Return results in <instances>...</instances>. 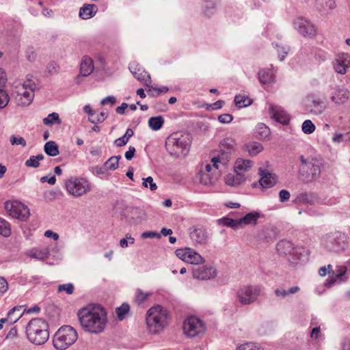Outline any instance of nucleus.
<instances>
[{"instance_id":"338daca9","label":"nucleus","mask_w":350,"mask_h":350,"mask_svg":"<svg viewBox=\"0 0 350 350\" xmlns=\"http://www.w3.org/2000/svg\"><path fill=\"white\" fill-rule=\"evenodd\" d=\"M142 239H152V238H161V234L154 231L144 232L141 235Z\"/></svg>"},{"instance_id":"1a4fd4ad","label":"nucleus","mask_w":350,"mask_h":350,"mask_svg":"<svg viewBox=\"0 0 350 350\" xmlns=\"http://www.w3.org/2000/svg\"><path fill=\"white\" fill-rule=\"evenodd\" d=\"M325 245L326 248L331 252H342L347 245L346 235L338 231L332 232L327 235Z\"/></svg>"},{"instance_id":"a19ab883","label":"nucleus","mask_w":350,"mask_h":350,"mask_svg":"<svg viewBox=\"0 0 350 350\" xmlns=\"http://www.w3.org/2000/svg\"><path fill=\"white\" fill-rule=\"evenodd\" d=\"M235 141L230 138H226L223 139L219 144V148L228 152L232 153L234 150Z\"/></svg>"},{"instance_id":"4468645a","label":"nucleus","mask_w":350,"mask_h":350,"mask_svg":"<svg viewBox=\"0 0 350 350\" xmlns=\"http://www.w3.org/2000/svg\"><path fill=\"white\" fill-rule=\"evenodd\" d=\"M193 277L200 280H206L214 278L217 275V271L212 267L198 265L192 269Z\"/></svg>"},{"instance_id":"774afa93","label":"nucleus","mask_w":350,"mask_h":350,"mask_svg":"<svg viewBox=\"0 0 350 350\" xmlns=\"http://www.w3.org/2000/svg\"><path fill=\"white\" fill-rule=\"evenodd\" d=\"M233 116L230 113H224L218 116V120L223 124L230 123L232 121Z\"/></svg>"},{"instance_id":"f03ea898","label":"nucleus","mask_w":350,"mask_h":350,"mask_svg":"<svg viewBox=\"0 0 350 350\" xmlns=\"http://www.w3.org/2000/svg\"><path fill=\"white\" fill-rule=\"evenodd\" d=\"M191 137L189 133H174L165 140V148L172 157H185L189 151Z\"/></svg>"},{"instance_id":"7c9ffc66","label":"nucleus","mask_w":350,"mask_h":350,"mask_svg":"<svg viewBox=\"0 0 350 350\" xmlns=\"http://www.w3.org/2000/svg\"><path fill=\"white\" fill-rule=\"evenodd\" d=\"M187 256V262L196 265L197 266L200 263L204 262L205 261L198 253L191 248L189 250V254Z\"/></svg>"},{"instance_id":"b1692460","label":"nucleus","mask_w":350,"mask_h":350,"mask_svg":"<svg viewBox=\"0 0 350 350\" xmlns=\"http://www.w3.org/2000/svg\"><path fill=\"white\" fill-rule=\"evenodd\" d=\"M190 237L193 241L200 244L205 243L207 240L206 232L203 228H194L193 230L191 229Z\"/></svg>"},{"instance_id":"49530a36","label":"nucleus","mask_w":350,"mask_h":350,"mask_svg":"<svg viewBox=\"0 0 350 350\" xmlns=\"http://www.w3.org/2000/svg\"><path fill=\"white\" fill-rule=\"evenodd\" d=\"M0 234L4 237H8L11 234L10 224L2 218H0Z\"/></svg>"},{"instance_id":"0eeeda50","label":"nucleus","mask_w":350,"mask_h":350,"mask_svg":"<svg viewBox=\"0 0 350 350\" xmlns=\"http://www.w3.org/2000/svg\"><path fill=\"white\" fill-rule=\"evenodd\" d=\"M260 293L259 286H244L238 289L237 297L241 305H250L258 299Z\"/></svg>"},{"instance_id":"a211bd4d","label":"nucleus","mask_w":350,"mask_h":350,"mask_svg":"<svg viewBox=\"0 0 350 350\" xmlns=\"http://www.w3.org/2000/svg\"><path fill=\"white\" fill-rule=\"evenodd\" d=\"M212 154L213 156L211 158V162L213 163V167L216 169H219L218 163H220L224 165H226L230 159L232 153L219 148V150L213 151Z\"/></svg>"},{"instance_id":"4be33fe9","label":"nucleus","mask_w":350,"mask_h":350,"mask_svg":"<svg viewBox=\"0 0 350 350\" xmlns=\"http://www.w3.org/2000/svg\"><path fill=\"white\" fill-rule=\"evenodd\" d=\"M349 97V92L344 88H338L332 96L331 100L336 105L345 103Z\"/></svg>"},{"instance_id":"603ef678","label":"nucleus","mask_w":350,"mask_h":350,"mask_svg":"<svg viewBox=\"0 0 350 350\" xmlns=\"http://www.w3.org/2000/svg\"><path fill=\"white\" fill-rule=\"evenodd\" d=\"M315 125L310 120H305L302 124V131L305 134H311L315 130Z\"/></svg>"},{"instance_id":"ddd939ff","label":"nucleus","mask_w":350,"mask_h":350,"mask_svg":"<svg viewBox=\"0 0 350 350\" xmlns=\"http://www.w3.org/2000/svg\"><path fill=\"white\" fill-rule=\"evenodd\" d=\"M294 27L304 37L313 38L317 34L314 25L310 21L303 17L295 20Z\"/></svg>"},{"instance_id":"6e6552de","label":"nucleus","mask_w":350,"mask_h":350,"mask_svg":"<svg viewBox=\"0 0 350 350\" xmlns=\"http://www.w3.org/2000/svg\"><path fill=\"white\" fill-rule=\"evenodd\" d=\"M67 191L75 197L81 196L90 190L89 182L83 178H71L65 183Z\"/></svg>"},{"instance_id":"13d9d810","label":"nucleus","mask_w":350,"mask_h":350,"mask_svg":"<svg viewBox=\"0 0 350 350\" xmlns=\"http://www.w3.org/2000/svg\"><path fill=\"white\" fill-rule=\"evenodd\" d=\"M190 250V248L189 247H186V248H181V249H177L176 251H175V254L176 255V256L178 258H179L180 259H181L182 260L185 261L187 262V255L189 254V250Z\"/></svg>"},{"instance_id":"7ed1b4c3","label":"nucleus","mask_w":350,"mask_h":350,"mask_svg":"<svg viewBox=\"0 0 350 350\" xmlns=\"http://www.w3.org/2000/svg\"><path fill=\"white\" fill-rule=\"evenodd\" d=\"M26 335L29 341L33 344H44L49 338L48 323L40 318L31 319L27 325Z\"/></svg>"},{"instance_id":"58836bf2","label":"nucleus","mask_w":350,"mask_h":350,"mask_svg":"<svg viewBox=\"0 0 350 350\" xmlns=\"http://www.w3.org/2000/svg\"><path fill=\"white\" fill-rule=\"evenodd\" d=\"M44 158L42 154H39L36 156H31L29 159L25 161V165L29 167L37 168L40 166V161L43 160Z\"/></svg>"},{"instance_id":"cd10ccee","label":"nucleus","mask_w":350,"mask_h":350,"mask_svg":"<svg viewBox=\"0 0 350 350\" xmlns=\"http://www.w3.org/2000/svg\"><path fill=\"white\" fill-rule=\"evenodd\" d=\"M236 173V175L229 174L225 177V181L228 185L237 186L244 180L243 176L239 173V171Z\"/></svg>"},{"instance_id":"2eb2a0df","label":"nucleus","mask_w":350,"mask_h":350,"mask_svg":"<svg viewBox=\"0 0 350 350\" xmlns=\"http://www.w3.org/2000/svg\"><path fill=\"white\" fill-rule=\"evenodd\" d=\"M269 111L271 118L275 121L283 125H287L289 123V115L280 107L270 105Z\"/></svg>"},{"instance_id":"20e7f679","label":"nucleus","mask_w":350,"mask_h":350,"mask_svg":"<svg viewBox=\"0 0 350 350\" xmlns=\"http://www.w3.org/2000/svg\"><path fill=\"white\" fill-rule=\"evenodd\" d=\"M167 317V310L161 306L157 305L150 308L146 317L148 332L151 334H159L165 328Z\"/></svg>"},{"instance_id":"de8ad7c7","label":"nucleus","mask_w":350,"mask_h":350,"mask_svg":"<svg viewBox=\"0 0 350 350\" xmlns=\"http://www.w3.org/2000/svg\"><path fill=\"white\" fill-rule=\"evenodd\" d=\"M22 309V306H15L12 308L8 313V317L10 318L9 323L10 325L16 322L22 316V314L18 313L14 319L12 317L14 314H16V312H20Z\"/></svg>"},{"instance_id":"c85d7f7f","label":"nucleus","mask_w":350,"mask_h":350,"mask_svg":"<svg viewBox=\"0 0 350 350\" xmlns=\"http://www.w3.org/2000/svg\"><path fill=\"white\" fill-rule=\"evenodd\" d=\"M44 151L49 157H55L59 154V147L53 141L47 142L44 144Z\"/></svg>"},{"instance_id":"bb28decb","label":"nucleus","mask_w":350,"mask_h":350,"mask_svg":"<svg viewBox=\"0 0 350 350\" xmlns=\"http://www.w3.org/2000/svg\"><path fill=\"white\" fill-rule=\"evenodd\" d=\"M4 207L10 215L15 218L18 211H19V208L22 207V204L18 201H7L4 204Z\"/></svg>"},{"instance_id":"bf43d9fd","label":"nucleus","mask_w":350,"mask_h":350,"mask_svg":"<svg viewBox=\"0 0 350 350\" xmlns=\"http://www.w3.org/2000/svg\"><path fill=\"white\" fill-rule=\"evenodd\" d=\"M300 161L301 163V166L299 168V174L304 176V173L310 167V165L312 163L308 162L303 155L300 156Z\"/></svg>"},{"instance_id":"dca6fc26","label":"nucleus","mask_w":350,"mask_h":350,"mask_svg":"<svg viewBox=\"0 0 350 350\" xmlns=\"http://www.w3.org/2000/svg\"><path fill=\"white\" fill-rule=\"evenodd\" d=\"M258 174L260 176L258 183L264 188H271L273 187L278 181L277 175L266 170L260 168Z\"/></svg>"},{"instance_id":"c756f323","label":"nucleus","mask_w":350,"mask_h":350,"mask_svg":"<svg viewBox=\"0 0 350 350\" xmlns=\"http://www.w3.org/2000/svg\"><path fill=\"white\" fill-rule=\"evenodd\" d=\"M218 222L224 226L230 227L234 230L239 229L241 226V222H239V219H234L228 217H225L219 219Z\"/></svg>"},{"instance_id":"3c124183","label":"nucleus","mask_w":350,"mask_h":350,"mask_svg":"<svg viewBox=\"0 0 350 350\" xmlns=\"http://www.w3.org/2000/svg\"><path fill=\"white\" fill-rule=\"evenodd\" d=\"M30 213L29 209L27 206L22 204V207L19 208V211L16 214L15 218L18 219L21 221H26L29 217Z\"/></svg>"},{"instance_id":"ea45409f","label":"nucleus","mask_w":350,"mask_h":350,"mask_svg":"<svg viewBox=\"0 0 350 350\" xmlns=\"http://www.w3.org/2000/svg\"><path fill=\"white\" fill-rule=\"evenodd\" d=\"M43 123L47 126H52L55 124H60L62 123V121L59 117L58 113L53 112L49 114V116L46 118H44L43 119Z\"/></svg>"},{"instance_id":"0e129e2a","label":"nucleus","mask_w":350,"mask_h":350,"mask_svg":"<svg viewBox=\"0 0 350 350\" xmlns=\"http://www.w3.org/2000/svg\"><path fill=\"white\" fill-rule=\"evenodd\" d=\"M276 46L278 47V53L279 59L280 61H283L288 53L289 48L288 46H278V44H276Z\"/></svg>"},{"instance_id":"2f4dec72","label":"nucleus","mask_w":350,"mask_h":350,"mask_svg":"<svg viewBox=\"0 0 350 350\" xmlns=\"http://www.w3.org/2000/svg\"><path fill=\"white\" fill-rule=\"evenodd\" d=\"M164 124V118L162 116L151 117L148 120V126L153 131L159 130Z\"/></svg>"},{"instance_id":"9d476101","label":"nucleus","mask_w":350,"mask_h":350,"mask_svg":"<svg viewBox=\"0 0 350 350\" xmlns=\"http://www.w3.org/2000/svg\"><path fill=\"white\" fill-rule=\"evenodd\" d=\"M205 330V325L201 319L196 317H189L184 321L183 331L188 337H195L204 333Z\"/></svg>"},{"instance_id":"4d7b16f0","label":"nucleus","mask_w":350,"mask_h":350,"mask_svg":"<svg viewBox=\"0 0 350 350\" xmlns=\"http://www.w3.org/2000/svg\"><path fill=\"white\" fill-rule=\"evenodd\" d=\"M9 102V96L6 91L0 89V109L4 108Z\"/></svg>"},{"instance_id":"72a5a7b5","label":"nucleus","mask_w":350,"mask_h":350,"mask_svg":"<svg viewBox=\"0 0 350 350\" xmlns=\"http://www.w3.org/2000/svg\"><path fill=\"white\" fill-rule=\"evenodd\" d=\"M256 135L258 138L261 139H265L270 135L269 128L265 124L260 123L258 124L256 129Z\"/></svg>"},{"instance_id":"a18cd8bd","label":"nucleus","mask_w":350,"mask_h":350,"mask_svg":"<svg viewBox=\"0 0 350 350\" xmlns=\"http://www.w3.org/2000/svg\"><path fill=\"white\" fill-rule=\"evenodd\" d=\"M130 306L127 303H123L120 307L116 308V312L118 319L122 321L125 318V315L129 312Z\"/></svg>"},{"instance_id":"aec40b11","label":"nucleus","mask_w":350,"mask_h":350,"mask_svg":"<svg viewBox=\"0 0 350 350\" xmlns=\"http://www.w3.org/2000/svg\"><path fill=\"white\" fill-rule=\"evenodd\" d=\"M98 12V7L94 4L85 3L79 10V15L84 20L93 17Z\"/></svg>"},{"instance_id":"e2e57ef3","label":"nucleus","mask_w":350,"mask_h":350,"mask_svg":"<svg viewBox=\"0 0 350 350\" xmlns=\"http://www.w3.org/2000/svg\"><path fill=\"white\" fill-rule=\"evenodd\" d=\"M90 170L92 173L96 176L104 175L107 174V171L104 167V165L103 167L98 165L92 166Z\"/></svg>"},{"instance_id":"a878e982","label":"nucleus","mask_w":350,"mask_h":350,"mask_svg":"<svg viewBox=\"0 0 350 350\" xmlns=\"http://www.w3.org/2000/svg\"><path fill=\"white\" fill-rule=\"evenodd\" d=\"M260 213L257 211H252L239 219V222H241V226L250 224L256 225L257 224V220L260 218Z\"/></svg>"},{"instance_id":"4c0bfd02","label":"nucleus","mask_w":350,"mask_h":350,"mask_svg":"<svg viewBox=\"0 0 350 350\" xmlns=\"http://www.w3.org/2000/svg\"><path fill=\"white\" fill-rule=\"evenodd\" d=\"M206 5L204 10V14L207 17H211L216 11L217 0H204Z\"/></svg>"},{"instance_id":"680f3d73","label":"nucleus","mask_w":350,"mask_h":350,"mask_svg":"<svg viewBox=\"0 0 350 350\" xmlns=\"http://www.w3.org/2000/svg\"><path fill=\"white\" fill-rule=\"evenodd\" d=\"M10 143L12 145H21L23 147L26 146V142L22 137L12 135L10 137Z\"/></svg>"},{"instance_id":"c03bdc74","label":"nucleus","mask_w":350,"mask_h":350,"mask_svg":"<svg viewBox=\"0 0 350 350\" xmlns=\"http://www.w3.org/2000/svg\"><path fill=\"white\" fill-rule=\"evenodd\" d=\"M299 290H300V288L297 286H293V287L288 288V290L277 288L275 290V294L278 297H285L289 295L295 294V293H297Z\"/></svg>"},{"instance_id":"5701e85b","label":"nucleus","mask_w":350,"mask_h":350,"mask_svg":"<svg viewBox=\"0 0 350 350\" xmlns=\"http://www.w3.org/2000/svg\"><path fill=\"white\" fill-rule=\"evenodd\" d=\"M317 202V198L313 193H301L297 196L293 200L295 204H304L314 205Z\"/></svg>"},{"instance_id":"6ab92c4d","label":"nucleus","mask_w":350,"mask_h":350,"mask_svg":"<svg viewBox=\"0 0 350 350\" xmlns=\"http://www.w3.org/2000/svg\"><path fill=\"white\" fill-rule=\"evenodd\" d=\"M350 66V59L347 54H342L338 56L334 64L335 71L339 74L346 73L347 69Z\"/></svg>"},{"instance_id":"864d4df0","label":"nucleus","mask_w":350,"mask_h":350,"mask_svg":"<svg viewBox=\"0 0 350 350\" xmlns=\"http://www.w3.org/2000/svg\"><path fill=\"white\" fill-rule=\"evenodd\" d=\"M33 75H27L26 81L23 83V88L24 89H29L31 91H35V90L37 88L36 84L32 80Z\"/></svg>"},{"instance_id":"9b49d317","label":"nucleus","mask_w":350,"mask_h":350,"mask_svg":"<svg viewBox=\"0 0 350 350\" xmlns=\"http://www.w3.org/2000/svg\"><path fill=\"white\" fill-rule=\"evenodd\" d=\"M276 250L278 254L282 256L291 255V257L288 260L292 264H297L301 260V254L293 247L291 241L286 240L279 241L276 245Z\"/></svg>"},{"instance_id":"69168bd1","label":"nucleus","mask_w":350,"mask_h":350,"mask_svg":"<svg viewBox=\"0 0 350 350\" xmlns=\"http://www.w3.org/2000/svg\"><path fill=\"white\" fill-rule=\"evenodd\" d=\"M280 201L282 203H284L289 200L291 194L290 192L286 189H282L279 192Z\"/></svg>"},{"instance_id":"423d86ee","label":"nucleus","mask_w":350,"mask_h":350,"mask_svg":"<svg viewBox=\"0 0 350 350\" xmlns=\"http://www.w3.org/2000/svg\"><path fill=\"white\" fill-rule=\"evenodd\" d=\"M122 219H125L130 226H136L146 221L147 215L146 211L140 208L124 206L120 211Z\"/></svg>"},{"instance_id":"f8f14e48","label":"nucleus","mask_w":350,"mask_h":350,"mask_svg":"<svg viewBox=\"0 0 350 350\" xmlns=\"http://www.w3.org/2000/svg\"><path fill=\"white\" fill-rule=\"evenodd\" d=\"M305 102L306 110L313 115H320L326 109L324 102L314 94H308Z\"/></svg>"},{"instance_id":"8fccbe9b","label":"nucleus","mask_w":350,"mask_h":350,"mask_svg":"<svg viewBox=\"0 0 350 350\" xmlns=\"http://www.w3.org/2000/svg\"><path fill=\"white\" fill-rule=\"evenodd\" d=\"M347 269L346 267H341L336 271V273L335 275V278L332 275V278H330V275L329 278L327 280L325 283V286H332L336 282V278H340L342 277L346 273Z\"/></svg>"},{"instance_id":"f704fd0d","label":"nucleus","mask_w":350,"mask_h":350,"mask_svg":"<svg viewBox=\"0 0 350 350\" xmlns=\"http://www.w3.org/2000/svg\"><path fill=\"white\" fill-rule=\"evenodd\" d=\"M234 101L235 105L239 108L247 107L252 103V99L247 96L241 94L236 95Z\"/></svg>"},{"instance_id":"39448f33","label":"nucleus","mask_w":350,"mask_h":350,"mask_svg":"<svg viewBox=\"0 0 350 350\" xmlns=\"http://www.w3.org/2000/svg\"><path fill=\"white\" fill-rule=\"evenodd\" d=\"M77 338V332L73 327L70 325H64L55 334L53 344L56 349L65 350L73 345Z\"/></svg>"},{"instance_id":"c9c22d12","label":"nucleus","mask_w":350,"mask_h":350,"mask_svg":"<svg viewBox=\"0 0 350 350\" xmlns=\"http://www.w3.org/2000/svg\"><path fill=\"white\" fill-rule=\"evenodd\" d=\"M308 169L310 170V172H308L306 170L305 172L306 174L304 177V179H306L307 181H310L316 178V177L320 174L321 172L319 166L315 165L313 163L310 165V167Z\"/></svg>"},{"instance_id":"f3484780","label":"nucleus","mask_w":350,"mask_h":350,"mask_svg":"<svg viewBox=\"0 0 350 350\" xmlns=\"http://www.w3.org/2000/svg\"><path fill=\"white\" fill-rule=\"evenodd\" d=\"M278 234V230L274 226H264L260 230L257 234L256 238L258 241L269 243L273 241Z\"/></svg>"},{"instance_id":"f257e3e1","label":"nucleus","mask_w":350,"mask_h":350,"mask_svg":"<svg viewBox=\"0 0 350 350\" xmlns=\"http://www.w3.org/2000/svg\"><path fill=\"white\" fill-rule=\"evenodd\" d=\"M79 321L83 329L92 334H99L104 331L107 324V314L99 306H89L80 309L77 312Z\"/></svg>"},{"instance_id":"6e6d98bb","label":"nucleus","mask_w":350,"mask_h":350,"mask_svg":"<svg viewBox=\"0 0 350 350\" xmlns=\"http://www.w3.org/2000/svg\"><path fill=\"white\" fill-rule=\"evenodd\" d=\"M58 292L66 291L68 295H71L74 291V285L72 283L60 284L57 287Z\"/></svg>"},{"instance_id":"473e14b6","label":"nucleus","mask_w":350,"mask_h":350,"mask_svg":"<svg viewBox=\"0 0 350 350\" xmlns=\"http://www.w3.org/2000/svg\"><path fill=\"white\" fill-rule=\"evenodd\" d=\"M245 147L251 156L257 155L263 149L262 145L259 142L248 143L245 145Z\"/></svg>"},{"instance_id":"393cba45","label":"nucleus","mask_w":350,"mask_h":350,"mask_svg":"<svg viewBox=\"0 0 350 350\" xmlns=\"http://www.w3.org/2000/svg\"><path fill=\"white\" fill-rule=\"evenodd\" d=\"M34 97V91L27 92L26 90L22 94H18L16 98L17 105L21 107L29 106Z\"/></svg>"},{"instance_id":"37998d69","label":"nucleus","mask_w":350,"mask_h":350,"mask_svg":"<svg viewBox=\"0 0 350 350\" xmlns=\"http://www.w3.org/2000/svg\"><path fill=\"white\" fill-rule=\"evenodd\" d=\"M252 167V161L250 160L237 159L236 161L234 171L237 172L239 170L247 171Z\"/></svg>"},{"instance_id":"09e8293b","label":"nucleus","mask_w":350,"mask_h":350,"mask_svg":"<svg viewBox=\"0 0 350 350\" xmlns=\"http://www.w3.org/2000/svg\"><path fill=\"white\" fill-rule=\"evenodd\" d=\"M50 253L48 248H44L42 250H36L35 252L31 254V257L38 260H44L49 257Z\"/></svg>"},{"instance_id":"052dcab7","label":"nucleus","mask_w":350,"mask_h":350,"mask_svg":"<svg viewBox=\"0 0 350 350\" xmlns=\"http://www.w3.org/2000/svg\"><path fill=\"white\" fill-rule=\"evenodd\" d=\"M59 65L54 61L51 62L46 66V71L49 75L56 74L58 72Z\"/></svg>"},{"instance_id":"79ce46f5","label":"nucleus","mask_w":350,"mask_h":350,"mask_svg":"<svg viewBox=\"0 0 350 350\" xmlns=\"http://www.w3.org/2000/svg\"><path fill=\"white\" fill-rule=\"evenodd\" d=\"M258 79L262 84H269L273 81L272 75L267 70H260L258 72Z\"/></svg>"},{"instance_id":"5fc2aeb1","label":"nucleus","mask_w":350,"mask_h":350,"mask_svg":"<svg viewBox=\"0 0 350 350\" xmlns=\"http://www.w3.org/2000/svg\"><path fill=\"white\" fill-rule=\"evenodd\" d=\"M150 293H145L141 289H137L135 296V301L138 304L144 302L149 297Z\"/></svg>"},{"instance_id":"412c9836","label":"nucleus","mask_w":350,"mask_h":350,"mask_svg":"<svg viewBox=\"0 0 350 350\" xmlns=\"http://www.w3.org/2000/svg\"><path fill=\"white\" fill-rule=\"evenodd\" d=\"M93 70L94 65L92 59L88 56H83L80 65V73L81 76H89Z\"/></svg>"},{"instance_id":"e433bc0d","label":"nucleus","mask_w":350,"mask_h":350,"mask_svg":"<svg viewBox=\"0 0 350 350\" xmlns=\"http://www.w3.org/2000/svg\"><path fill=\"white\" fill-rule=\"evenodd\" d=\"M121 159L120 155L118 156H112L107 161L104 163V167L106 171L107 170H115L118 167L119 160Z\"/></svg>"}]
</instances>
